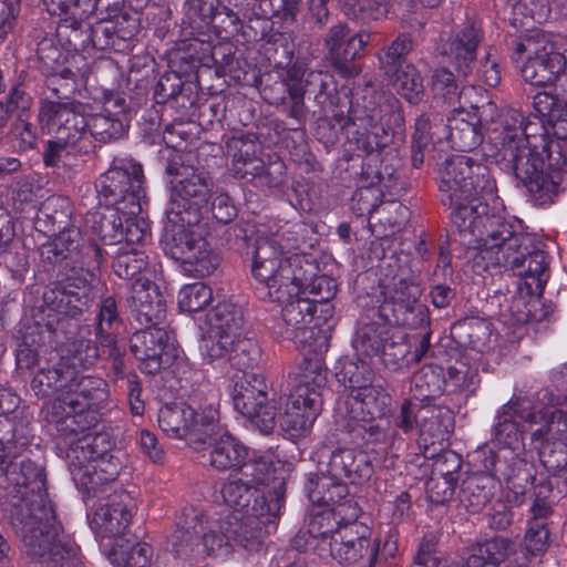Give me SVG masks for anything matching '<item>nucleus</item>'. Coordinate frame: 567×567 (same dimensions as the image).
I'll return each mask as SVG.
<instances>
[{"instance_id":"f257e3e1","label":"nucleus","mask_w":567,"mask_h":567,"mask_svg":"<svg viewBox=\"0 0 567 567\" xmlns=\"http://www.w3.org/2000/svg\"><path fill=\"white\" fill-rule=\"evenodd\" d=\"M0 507L21 538L23 549L63 534L48 499L47 473L30 458L11 460L0 478Z\"/></svg>"},{"instance_id":"f03ea898","label":"nucleus","mask_w":567,"mask_h":567,"mask_svg":"<svg viewBox=\"0 0 567 567\" xmlns=\"http://www.w3.org/2000/svg\"><path fill=\"white\" fill-rule=\"evenodd\" d=\"M527 132L529 134L522 140V144L501 158L535 206L551 205L565 190L563 181L567 158L560 144L548 137L540 122L532 124Z\"/></svg>"},{"instance_id":"7ed1b4c3","label":"nucleus","mask_w":567,"mask_h":567,"mask_svg":"<svg viewBox=\"0 0 567 567\" xmlns=\"http://www.w3.org/2000/svg\"><path fill=\"white\" fill-rule=\"evenodd\" d=\"M348 118L353 126L363 130L357 132L355 143L358 150L367 154L381 152L403 133L401 102L393 94L379 91L372 82L357 89Z\"/></svg>"},{"instance_id":"20e7f679","label":"nucleus","mask_w":567,"mask_h":567,"mask_svg":"<svg viewBox=\"0 0 567 567\" xmlns=\"http://www.w3.org/2000/svg\"><path fill=\"white\" fill-rule=\"evenodd\" d=\"M168 544L176 559L190 565L205 556H227L233 550L228 518L213 520L203 509L186 506L176 515Z\"/></svg>"},{"instance_id":"39448f33","label":"nucleus","mask_w":567,"mask_h":567,"mask_svg":"<svg viewBox=\"0 0 567 567\" xmlns=\"http://www.w3.org/2000/svg\"><path fill=\"white\" fill-rule=\"evenodd\" d=\"M167 152L165 172L174 179L171 181V197L165 208L166 219L198 225L208 213L213 182L190 164L192 153H183L175 147Z\"/></svg>"},{"instance_id":"423d86ee","label":"nucleus","mask_w":567,"mask_h":567,"mask_svg":"<svg viewBox=\"0 0 567 567\" xmlns=\"http://www.w3.org/2000/svg\"><path fill=\"white\" fill-rule=\"evenodd\" d=\"M437 182L441 203L451 209V223L455 214L475 206L496 189L487 166L467 155L447 157L439 167Z\"/></svg>"},{"instance_id":"0eeeda50","label":"nucleus","mask_w":567,"mask_h":567,"mask_svg":"<svg viewBox=\"0 0 567 567\" xmlns=\"http://www.w3.org/2000/svg\"><path fill=\"white\" fill-rule=\"evenodd\" d=\"M452 225L464 246L491 251L495 257L508 255L517 248L522 238L529 235L518 231L515 224L491 207L485 198L455 214Z\"/></svg>"},{"instance_id":"6e6552de","label":"nucleus","mask_w":567,"mask_h":567,"mask_svg":"<svg viewBox=\"0 0 567 567\" xmlns=\"http://www.w3.org/2000/svg\"><path fill=\"white\" fill-rule=\"evenodd\" d=\"M109 399L110 388L104 379L76 371L70 391L52 402L49 422L64 436L82 433L97 422L95 410Z\"/></svg>"},{"instance_id":"1a4fd4ad","label":"nucleus","mask_w":567,"mask_h":567,"mask_svg":"<svg viewBox=\"0 0 567 567\" xmlns=\"http://www.w3.org/2000/svg\"><path fill=\"white\" fill-rule=\"evenodd\" d=\"M142 165L133 158L115 157L110 168L101 175L97 194L105 206L116 207L122 215L136 216L142 212L146 196Z\"/></svg>"},{"instance_id":"9d476101","label":"nucleus","mask_w":567,"mask_h":567,"mask_svg":"<svg viewBox=\"0 0 567 567\" xmlns=\"http://www.w3.org/2000/svg\"><path fill=\"white\" fill-rule=\"evenodd\" d=\"M194 226L167 220L161 244L165 255L181 262L185 272L195 277L210 276L218 269L220 257L203 236L193 230Z\"/></svg>"},{"instance_id":"9b49d317","label":"nucleus","mask_w":567,"mask_h":567,"mask_svg":"<svg viewBox=\"0 0 567 567\" xmlns=\"http://www.w3.org/2000/svg\"><path fill=\"white\" fill-rule=\"evenodd\" d=\"M383 301L373 309L379 320L412 329L429 326L427 307L421 302L422 288L413 277L394 275L392 285H384Z\"/></svg>"},{"instance_id":"f8f14e48","label":"nucleus","mask_w":567,"mask_h":567,"mask_svg":"<svg viewBox=\"0 0 567 567\" xmlns=\"http://www.w3.org/2000/svg\"><path fill=\"white\" fill-rule=\"evenodd\" d=\"M38 118L43 132L71 145L75 153L89 154L93 151L87 116L82 113L80 103L45 101L41 104Z\"/></svg>"},{"instance_id":"ddd939ff","label":"nucleus","mask_w":567,"mask_h":567,"mask_svg":"<svg viewBox=\"0 0 567 567\" xmlns=\"http://www.w3.org/2000/svg\"><path fill=\"white\" fill-rule=\"evenodd\" d=\"M281 508L282 483H278L272 498L270 497L268 502L256 499L252 512L227 515L233 543L248 550H257L265 535L276 529Z\"/></svg>"},{"instance_id":"4468645a","label":"nucleus","mask_w":567,"mask_h":567,"mask_svg":"<svg viewBox=\"0 0 567 567\" xmlns=\"http://www.w3.org/2000/svg\"><path fill=\"white\" fill-rule=\"evenodd\" d=\"M234 408L261 434L268 435L277 426V406L268 398V385L262 375L244 373L230 392Z\"/></svg>"},{"instance_id":"2eb2a0df","label":"nucleus","mask_w":567,"mask_h":567,"mask_svg":"<svg viewBox=\"0 0 567 567\" xmlns=\"http://www.w3.org/2000/svg\"><path fill=\"white\" fill-rule=\"evenodd\" d=\"M293 248L297 246L289 243L285 233L259 234L254 241L251 274L266 290L265 296L269 300L280 299L278 279L281 277L286 259L289 257L287 254Z\"/></svg>"},{"instance_id":"dca6fc26","label":"nucleus","mask_w":567,"mask_h":567,"mask_svg":"<svg viewBox=\"0 0 567 567\" xmlns=\"http://www.w3.org/2000/svg\"><path fill=\"white\" fill-rule=\"evenodd\" d=\"M92 282L87 275L69 270L47 287L43 302L52 311L78 319L94 303Z\"/></svg>"},{"instance_id":"f3484780","label":"nucleus","mask_w":567,"mask_h":567,"mask_svg":"<svg viewBox=\"0 0 567 567\" xmlns=\"http://www.w3.org/2000/svg\"><path fill=\"white\" fill-rule=\"evenodd\" d=\"M530 234L520 239L516 249L508 255L495 257V262L509 269L524 280L529 293H542L549 278L548 256Z\"/></svg>"},{"instance_id":"a211bd4d","label":"nucleus","mask_w":567,"mask_h":567,"mask_svg":"<svg viewBox=\"0 0 567 567\" xmlns=\"http://www.w3.org/2000/svg\"><path fill=\"white\" fill-rule=\"evenodd\" d=\"M474 466L495 474L497 483L503 480L515 494H525L535 481V467L519 450H481L474 455Z\"/></svg>"},{"instance_id":"6ab92c4d","label":"nucleus","mask_w":567,"mask_h":567,"mask_svg":"<svg viewBox=\"0 0 567 567\" xmlns=\"http://www.w3.org/2000/svg\"><path fill=\"white\" fill-rule=\"evenodd\" d=\"M371 38L372 33L365 30L352 33L346 22H338L329 28L323 45L337 71L346 76H355L361 72V66L355 61L365 55Z\"/></svg>"},{"instance_id":"aec40b11","label":"nucleus","mask_w":567,"mask_h":567,"mask_svg":"<svg viewBox=\"0 0 567 567\" xmlns=\"http://www.w3.org/2000/svg\"><path fill=\"white\" fill-rule=\"evenodd\" d=\"M330 556L340 564L355 565L367 560L373 567L379 557V545L371 538L370 528L350 517L332 536Z\"/></svg>"},{"instance_id":"412c9836","label":"nucleus","mask_w":567,"mask_h":567,"mask_svg":"<svg viewBox=\"0 0 567 567\" xmlns=\"http://www.w3.org/2000/svg\"><path fill=\"white\" fill-rule=\"evenodd\" d=\"M157 324H145V329L130 338L131 353L141 362L140 369L151 375L172 365L176 358V349L169 342L167 331Z\"/></svg>"},{"instance_id":"4be33fe9","label":"nucleus","mask_w":567,"mask_h":567,"mask_svg":"<svg viewBox=\"0 0 567 567\" xmlns=\"http://www.w3.org/2000/svg\"><path fill=\"white\" fill-rule=\"evenodd\" d=\"M282 303L281 319L272 327L277 337L293 341L299 347H310L317 334L313 321L316 305L310 297L302 295L286 297Z\"/></svg>"},{"instance_id":"5701e85b","label":"nucleus","mask_w":567,"mask_h":567,"mask_svg":"<svg viewBox=\"0 0 567 567\" xmlns=\"http://www.w3.org/2000/svg\"><path fill=\"white\" fill-rule=\"evenodd\" d=\"M520 422L535 424L537 414L527 400L513 398L497 410L492 427L493 441L502 445V450H523L524 429Z\"/></svg>"},{"instance_id":"b1692460","label":"nucleus","mask_w":567,"mask_h":567,"mask_svg":"<svg viewBox=\"0 0 567 567\" xmlns=\"http://www.w3.org/2000/svg\"><path fill=\"white\" fill-rule=\"evenodd\" d=\"M319 468L347 486L362 484L373 475V465L368 453L349 447L322 450L319 455Z\"/></svg>"},{"instance_id":"393cba45","label":"nucleus","mask_w":567,"mask_h":567,"mask_svg":"<svg viewBox=\"0 0 567 567\" xmlns=\"http://www.w3.org/2000/svg\"><path fill=\"white\" fill-rule=\"evenodd\" d=\"M321 409L320 395L309 393L307 388L293 386L286 399L284 411L277 413V424L290 436L300 435L312 426Z\"/></svg>"},{"instance_id":"a878e982","label":"nucleus","mask_w":567,"mask_h":567,"mask_svg":"<svg viewBox=\"0 0 567 567\" xmlns=\"http://www.w3.org/2000/svg\"><path fill=\"white\" fill-rule=\"evenodd\" d=\"M392 398L378 384H371L355 394L340 395L336 412L342 419L357 421L377 420L391 411Z\"/></svg>"},{"instance_id":"bb28decb","label":"nucleus","mask_w":567,"mask_h":567,"mask_svg":"<svg viewBox=\"0 0 567 567\" xmlns=\"http://www.w3.org/2000/svg\"><path fill=\"white\" fill-rule=\"evenodd\" d=\"M23 549L28 567H84L79 546L64 533Z\"/></svg>"},{"instance_id":"cd10ccee","label":"nucleus","mask_w":567,"mask_h":567,"mask_svg":"<svg viewBox=\"0 0 567 567\" xmlns=\"http://www.w3.org/2000/svg\"><path fill=\"white\" fill-rule=\"evenodd\" d=\"M126 306L140 324L159 323L166 313V303L156 284L137 277L131 284Z\"/></svg>"},{"instance_id":"c85d7f7f","label":"nucleus","mask_w":567,"mask_h":567,"mask_svg":"<svg viewBox=\"0 0 567 567\" xmlns=\"http://www.w3.org/2000/svg\"><path fill=\"white\" fill-rule=\"evenodd\" d=\"M132 501L126 493L100 506L93 514L90 526L102 538H113L114 543L125 542L124 534L132 519Z\"/></svg>"},{"instance_id":"c756f323","label":"nucleus","mask_w":567,"mask_h":567,"mask_svg":"<svg viewBox=\"0 0 567 567\" xmlns=\"http://www.w3.org/2000/svg\"><path fill=\"white\" fill-rule=\"evenodd\" d=\"M566 66V56L557 50L554 43L545 41L534 55H528L522 66V76L530 85L547 86L557 81L565 72Z\"/></svg>"},{"instance_id":"7c9ffc66","label":"nucleus","mask_w":567,"mask_h":567,"mask_svg":"<svg viewBox=\"0 0 567 567\" xmlns=\"http://www.w3.org/2000/svg\"><path fill=\"white\" fill-rule=\"evenodd\" d=\"M128 110L124 97L110 100L102 113L87 116L91 144L111 143L122 138L128 128Z\"/></svg>"},{"instance_id":"2f4dec72","label":"nucleus","mask_w":567,"mask_h":567,"mask_svg":"<svg viewBox=\"0 0 567 567\" xmlns=\"http://www.w3.org/2000/svg\"><path fill=\"white\" fill-rule=\"evenodd\" d=\"M536 121H529L525 115L515 109H503L497 121L487 126L486 138L495 148L498 156L522 144V140L529 134L527 128Z\"/></svg>"},{"instance_id":"473e14b6","label":"nucleus","mask_w":567,"mask_h":567,"mask_svg":"<svg viewBox=\"0 0 567 567\" xmlns=\"http://www.w3.org/2000/svg\"><path fill=\"white\" fill-rule=\"evenodd\" d=\"M307 495L316 505L337 507L343 505L344 509L351 511L352 517H358V508L349 497V488L346 483L334 478L328 473L320 471L310 474L305 485Z\"/></svg>"},{"instance_id":"72a5a7b5","label":"nucleus","mask_w":567,"mask_h":567,"mask_svg":"<svg viewBox=\"0 0 567 567\" xmlns=\"http://www.w3.org/2000/svg\"><path fill=\"white\" fill-rule=\"evenodd\" d=\"M281 271V277L278 279L280 299H270V301H284L286 297L301 295L313 277L320 272V268L311 256L293 254L286 259Z\"/></svg>"},{"instance_id":"f704fd0d","label":"nucleus","mask_w":567,"mask_h":567,"mask_svg":"<svg viewBox=\"0 0 567 567\" xmlns=\"http://www.w3.org/2000/svg\"><path fill=\"white\" fill-rule=\"evenodd\" d=\"M200 450L207 451L208 462L219 472H237L248 456V447L229 432L221 430L212 436Z\"/></svg>"},{"instance_id":"c9c22d12","label":"nucleus","mask_w":567,"mask_h":567,"mask_svg":"<svg viewBox=\"0 0 567 567\" xmlns=\"http://www.w3.org/2000/svg\"><path fill=\"white\" fill-rule=\"evenodd\" d=\"M53 238L41 245L39 255L43 262L52 266L69 269L80 249L84 237L80 228L75 226L64 227Z\"/></svg>"},{"instance_id":"e433bc0d","label":"nucleus","mask_w":567,"mask_h":567,"mask_svg":"<svg viewBox=\"0 0 567 567\" xmlns=\"http://www.w3.org/2000/svg\"><path fill=\"white\" fill-rule=\"evenodd\" d=\"M475 467V472L462 481L458 491V501L470 513L481 512L493 499L499 486L495 474Z\"/></svg>"},{"instance_id":"4c0bfd02","label":"nucleus","mask_w":567,"mask_h":567,"mask_svg":"<svg viewBox=\"0 0 567 567\" xmlns=\"http://www.w3.org/2000/svg\"><path fill=\"white\" fill-rule=\"evenodd\" d=\"M452 412L449 409L435 405H423L417 427L420 447H423L424 457H434V445L443 442L450 433Z\"/></svg>"},{"instance_id":"58836bf2","label":"nucleus","mask_w":567,"mask_h":567,"mask_svg":"<svg viewBox=\"0 0 567 567\" xmlns=\"http://www.w3.org/2000/svg\"><path fill=\"white\" fill-rule=\"evenodd\" d=\"M483 39V30L475 21L464 25L447 44L446 54L463 76H467L475 62L476 50Z\"/></svg>"},{"instance_id":"ea45409f","label":"nucleus","mask_w":567,"mask_h":567,"mask_svg":"<svg viewBox=\"0 0 567 567\" xmlns=\"http://www.w3.org/2000/svg\"><path fill=\"white\" fill-rule=\"evenodd\" d=\"M278 483H282V504L285 503L286 483L284 481H277L274 489H257L254 485L246 483L238 475L229 478L224 483L221 487V496L225 503L231 507L233 513H249L252 512L254 503L256 499L267 502L272 498V495L277 491Z\"/></svg>"},{"instance_id":"a19ab883","label":"nucleus","mask_w":567,"mask_h":567,"mask_svg":"<svg viewBox=\"0 0 567 567\" xmlns=\"http://www.w3.org/2000/svg\"><path fill=\"white\" fill-rule=\"evenodd\" d=\"M369 321L361 319V326L357 331L353 347L357 352L365 357L372 358L380 355V352L391 337L389 322L378 321V315L373 313V309L367 315Z\"/></svg>"},{"instance_id":"79ce46f5","label":"nucleus","mask_w":567,"mask_h":567,"mask_svg":"<svg viewBox=\"0 0 567 567\" xmlns=\"http://www.w3.org/2000/svg\"><path fill=\"white\" fill-rule=\"evenodd\" d=\"M449 136L451 146L458 152H471L481 145L484 138L483 131L470 116V112L454 110L447 118Z\"/></svg>"},{"instance_id":"37998d69","label":"nucleus","mask_w":567,"mask_h":567,"mask_svg":"<svg viewBox=\"0 0 567 567\" xmlns=\"http://www.w3.org/2000/svg\"><path fill=\"white\" fill-rule=\"evenodd\" d=\"M237 475L246 483L254 485L255 488L269 487L274 489L277 481H284V477L276 475V466L269 455H261L248 450V456L240 463Z\"/></svg>"},{"instance_id":"c03bdc74","label":"nucleus","mask_w":567,"mask_h":567,"mask_svg":"<svg viewBox=\"0 0 567 567\" xmlns=\"http://www.w3.org/2000/svg\"><path fill=\"white\" fill-rule=\"evenodd\" d=\"M116 207L105 206L103 209L89 212L86 224L91 231L104 244L113 245L123 241V216Z\"/></svg>"},{"instance_id":"a18cd8bd","label":"nucleus","mask_w":567,"mask_h":567,"mask_svg":"<svg viewBox=\"0 0 567 567\" xmlns=\"http://www.w3.org/2000/svg\"><path fill=\"white\" fill-rule=\"evenodd\" d=\"M303 82L307 96L312 97L320 111H327L338 104V83L329 72L308 71L303 75Z\"/></svg>"},{"instance_id":"49530a36","label":"nucleus","mask_w":567,"mask_h":567,"mask_svg":"<svg viewBox=\"0 0 567 567\" xmlns=\"http://www.w3.org/2000/svg\"><path fill=\"white\" fill-rule=\"evenodd\" d=\"M75 377L76 370L62 355L55 364L47 369L42 368L34 375L32 388L43 395H48L50 391L68 393Z\"/></svg>"},{"instance_id":"de8ad7c7","label":"nucleus","mask_w":567,"mask_h":567,"mask_svg":"<svg viewBox=\"0 0 567 567\" xmlns=\"http://www.w3.org/2000/svg\"><path fill=\"white\" fill-rule=\"evenodd\" d=\"M565 400L566 404H561L555 410L536 413L537 420L540 419L543 422L532 435L537 445L554 442L567 443V395Z\"/></svg>"},{"instance_id":"09e8293b","label":"nucleus","mask_w":567,"mask_h":567,"mask_svg":"<svg viewBox=\"0 0 567 567\" xmlns=\"http://www.w3.org/2000/svg\"><path fill=\"white\" fill-rule=\"evenodd\" d=\"M414 40L411 33H400L390 44L384 45L377 54L379 70L382 75L394 74L411 64L408 55L413 51Z\"/></svg>"},{"instance_id":"8fccbe9b","label":"nucleus","mask_w":567,"mask_h":567,"mask_svg":"<svg viewBox=\"0 0 567 567\" xmlns=\"http://www.w3.org/2000/svg\"><path fill=\"white\" fill-rule=\"evenodd\" d=\"M207 322L210 331L237 338L244 326V312L239 306L223 301L207 313Z\"/></svg>"},{"instance_id":"3c124183","label":"nucleus","mask_w":567,"mask_h":567,"mask_svg":"<svg viewBox=\"0 0 567 567\" xmlns=\"http://www.w3.org/2000/svg\"><path fill=\"white\" fill-rule=\"evenodd\" d=\"M383 78L410 104L416 105L422 102L425 87L421 73L414 64L405 65L394 74H386Z\"/></svg>"},{"instance_id":"603ef678","label":"nucleus","mask_w":567,"mask_h":567,"mask_svg":"<svg viewBox=\"0 0 567 567\" xmlns=\"http://www.w3.org/2000/svg\"><path fill=\"white\" fill-rule=\"evenodd\" d=\"M346 511L343 505H339L311 517L308 529L317 538L318 545L322 549L331 548L332 536H336L339 528L348 520L343 515Z\"/></svg>"},{"instance_id":"864d4df0","label":"nucleus","mask_w":567,"mask_h":567,"mask_svg":"<svg viewBox=\"0 0 567 567\" xmlns=\"http://www.w3.org/2000/svg\"><path fill=\"white\" fill-rule=\"evenodd\" d=\"M124 322L118 311L115 297L106 296L102 298L93 326L94 337L100 342L115 340Z\"/></svg>"},{"instance_id":"5fc2aeb1","label":"nucleus","mask_w":567,"mask_h":567,"mask_svg":"<svg viewBox=\"0 0 567 567\" xmlns=\"http://www.w3.org/2000/svg\"><path fill=\"white\" fill-rule=\"evenodd\" d=\"M338 383L343 386L340 395L355 394L373 384L374 372L364 361H344L336 372Z\"/></svg>"},{"instance_id":"6e6d98bb","label":"nucleus","mask_w":567,"mask_h":567,"mask_svg":"<svg viewBox=\"0 0 567 567\" xmlns=\"http://www.w3.org/2000/svg\"><path fill=\"white\" fill-rule=\"evenodd\" d=\"M187 423L189 427V435L187 437H189L195 450H200L212 436H215L223 430L219 425V413L212 406L202 412L193 409V417Z\"/></svg>"},{"instance_id":"4d7b16f0","label":"nucleus","mask_w":567,"mask_h":567,"mask_svg":"<svg viewBox=\"0 0 567 567\" xmlns=\"http://www.w3.org/2000/svg\"><path fill=\"white\" fill-rule=\"evenodd\" d=\"M192 417V406L185 403L166 404L158 412V425L169 437L186 439L189 435L187 421Z\"/></svg>"},{"instance_id":"13d9d810","label":"nucleus","mask_w":567,"mask_h":567,"mask_svg":"<svg viewBox=\"0 0 567 567\" xmlns=\"http://www.w3.org/2000/svg\"><path fill=\"white\" fill-rule=\"evenodd\" d=\"M153 555L152 547L146 543L130 545L126 539L113 543L110 559L115 567H150Z\"/></svg>"},{"instance_id":"bf43d9fd","label":"nucleus","mask_w":567,"mask_h":567,"mask_svg":"<svg viewBox=\"0 0 567 567\" xmlns=\"http://www.w3.org/2000/svg\"><path fill=\"white\" fill-rule=\"evenodd\" d=\"M81 17H70L63 19L56 29V34L61 41L73 51H86L91 49L92 24Z\"/></svg>"},{"instance_id":"052dcab7","label":"nucleus","mask_w":567,"mask_h":567,"mask_svg":"<svg viewBox=\"0 0 567 567\" xmlns=\"http://www.w3.org/2000/svg\"><path fill=\"white\" fill-rule=\"evenodd\" d=\"M90 452L85 450L82 440L71 445L66 453V462L70 474L76 487L86 496L89 483H92L91 474H94L93 462L90 461Z\"/></svg>"},{"instance_id":"680f3d73","label":"nucleus","mask_w":567,"mask_h":567,"mask_svg":"<svg viewBox=\"0 0 567 567\" xmlns=\"http://www.w3.org/2000/svg\"><path fill=\"white\" fill-rule=\"evenodd\" d=\"M456 330L465 346L484 352L489 348L492 323L485 319L470 318L456 324Z\"/></svg>"},{"instance_id":"e2e57ef3","label":"nucleus","mask_w":567,"mask_h":567,"mask_svg":"<svg viewBox=\"0 0 567 567\" xmlns=\"http://www.w3.org/2000/svg\"><path fill=\"white\" fill-rule=\"evenodd\" d=\"M50 16H68L87 18L99 10L107 9V0H43Z\"/></svg>"},{"instance_id":"0e129e2a","label":"nucleus","mask_w":567,"mask_h":567,"mask_svg":"<svg viewBox=\"0 0 567 567\" xmlns=\"http://www.w3.org/2000/svg\"><path fill=\"white\" fill-rule=\"evenodd\" d=\"M103 358V351L100 341L94 339L81 338L75 340L68 348V354L64 359L69 361L74 370L78 368L89 369L94 367Z\"/></svg>"},{"instance_id":"69168bd1","label":"nucleus","mask_w":567,"mask_h":567,"mask_svg":"<svg viewBox=\"0 0 567 567\" xmlns=\"http://www.w3.org/2000/svg\"><path fill=\"white\" fill-rule=\"evenodd\" d=\"M94 474H91L92 483H89L86 498L100 497L118 475L120 463L112 454L93 463Z\"/></svg>"},{"instance_id":"338daca9","label":"nucleus","mask_w":567,"mask_h":567,"mask_svg":"<svg viewBox=\"0 0 567 567\" xmlns=\"http://www.w3.org/2000/svg\"><path fill=\"white\" fill-rule=\"evenodd\" d=\"M295 386H303L309 393L316 392L322 399V391L327 383V369L318 357H306L299 367Z\"/></svg>"},{"instance_id":"774afa93","label":"nucleus","mask_w":567,"mask_h":567,"mask_svg":"<svg viewBox=\"0 0 567 567\" xmlns=\"http://www.w3.org/2000/svg\"><path fill=\"white\" fill-rule=\"evenodd\" d=\"M444 380L432 367H426L413 377L412 392L414 400L421 403H430L443 392Z\"/></svg>"}]
</instances>
